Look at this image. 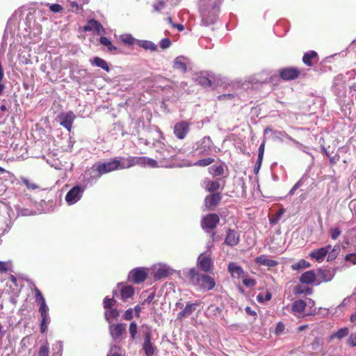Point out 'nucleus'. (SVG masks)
Here are the masks:
<instances>
[{
	"mask_svg": "<svg viewBox=\"0 0 356 356\" xmlns=\"http://www.w3.org/2000/svg\"><path fill=\"white\" fill-rule=\"evenodd\" d=\"M222 0H200L202 23L204 26L213 24L217 20L218 8Z\"/></svg>",
	"mask_w": 356,
	"mask_h": 356,
	"instance_id": "nucleus-1",
	"label": "nucleus"
},
{
	"mask_svg": "<svg viewBox=\"0 0 356 356\" xmlns=\"http://www.w3.org/2000/svg\"><path fill=\"white\" fill-rule=\"evenodd\" d=\"M124 163L121 162L117 158H113L108 161L97 163L92 167L95 178H99L104 174L109 173L118 169H124Z\"/></svg>",
	"mask_w": 356,
	"mask_h": 356,
	"instance_id": "nucleus-2",
	"label": "nucleus"
},
{
	"mask_svg": "<svg viewBox=\"0 0 356 356\" xmlns=\"http://www.w3.org/2000/svg\"><path fill=\"white\" fill-rule=\"evenodd\" d=\"M188 276L191 282L202 291H210L216 286V282L213 277L205 274H200L194 268L189 270Z\"/></svg>",
	"mask_w": 356,
	"mask_h": 356,
	"instance_id": "nucleus-3",
	"label": "nucleus"
},
{
	"mask_svg": "<svg viewBox=\"0 0 356 356\" xmlns=\"http://www.w3.org/2000/svg\"><path fill=\"white\" fill-rule=\"evenodd\" d=\"M148 276L147 269L138 267L131 270L129 274V280L134 284H140L145 281Z\"/></svg>",
	"mask_w": 356,
	"mask_h": 356,
	"instance_id": "nucleus-4",
	"label": "nucleus"
},
{
	"mask_svg": "<svg viewBox=\"0 0 356 356\" xmlns=\"http://www.w3.org/2000/svg\"><path fill=\"white\" fill-rule=\"evenodd\" d=\"M76 118L74 113L70 111L65 113H61L58 115V120L59 124L65 127L68 131H70L72 128V124Z\"/></svg>",
	"mask_w": 356,
	"mask_h": 356,
	"instance_id": "nucleus-5",
	"label": "nucleus"
},
{
	"mask_svg": "<svg viewBox=\"0 0 356 356\" xmlns=\"http://www.w3.org/2000/svg\"><path fill=\"white\" fill-rule=\"evenodd\" d=\"M84 188L81 186H75L71 188L65 195V200L68 204H74L82 197Z\"/></svg>",
	"mask_w": 356,
	"mask_h": 356,
	"instance_id": "nucleus-6",
	"label": "nucleus"
},
{
	"mask_svg": "<svg viewBox=\"0 0 356 356\" xmlns=\"http://www.w3.org/2000/svg\"><path fill=\"white\" fill-rule=\"evenodd\" d=\"M220 218L217 214L211 213L205 217H204L202 220V227L203 229H214L217 224L219 222Z\"/></svg>",
	"mask_w": 356,
	"mask_h": 356,
	"instance_id": "nucleus-7",
	"label": "nucleus"
},
{
	"mask_svg": "<svg viewBox=\"0 0 356 356\" xmlns=\"http://www.w3.org/2000/svg\"><path fill=\"white\" fill-rule=\"evenodd\" d=\"M197 264L200 268L206 272H210L213 266V261L209 255L201 254L197 259Z\"/></svg>",
	"mask_w": 356,
	"mask_h": 356,
	"instance_id": "nucleus-8",
	"label": "nucleus"
},
{
	"mask_svg": "<svg viewBox=\"0 0 356 356\" xmlns=\"http://www.w3.org/2000/svg\"><path fill=\"white\" fill-rule=\"evenodd\" d=\"M330 249L331 245H328L325 247L314 250L309 253V257L310 258L315 259L318 263H321L324 260Z\"/></svg>",
	"mask_w": 356,
	"mask_h": 356,
	"instance_id": "nucleus-9",
	"label": "nucleus"
},
{
	"mask_svg": "<svg viewBox=\"0 0 356 356\" xmlns=\"http://www.w3.org/2000/svg\"><path fill=\"white\" fill-rule=\"evenodd\" d=\"M83 31H95L99 35H104L106 33L105 29L102 24L94 19L88 21L87 24L83 27Z\"/></svg>",
	"mask_w": 356,
	"mask_h": 356,
	"instance_id": "nucleus-10",
	"label": "nucleus"
},
{
	"mask_svg": "<svg viewBox=\"0 0 356 356\" xmlns=\"http://www.w3.org/2000/svg\"><path fill=\"white\" fill-rule=\"evenodd\" d=\"M300 71L295 67H286L280 70V76L286 81L293 80L298 78L300 75Z\"/></svg>",
	"mask_w": 356,
	"mask_h": 356,
	"instance_id": "nucleus-11",
	"label": "nucleus"
},
{
	"mask_svg": "<svg viewBox=\"0 0 356 356\" xmlns=\"http://www.w3.org/2000/svg\"><path fill=\"white\" fill-rule=\"evenodd\" d=\"M227 270L233 278H241L245 275L243 268L236 262L229 263Z\"/></svg>",
	"mask_w": 356,
	"mask_h": 356,
	"instance_id": "nucleus-12",
	"label": "nucleus"
},
{
	"mask_svg": "<svg viewBox=\"0 0 356 356\" xmlns=\"http://www.w3.org/2000/svg\"><path fill=\"white\" fill-rule=\"evenodd\" d=\"M110 333L114 339H120L126 333V325L123 323L112 324L109 327Z\"/></svg>",
	"mask_w": 356,
	"mask_h": 356,
	"instance_id": "nucleus-13",
	"label": "nucleus"
},
{
	"mask_svg": "<svg viewBox=\"0 0 356 356\" xmlns=\"http://www.w3.org/2000/svg\"><path fill=\"white\" fill-rule=\"evenodd\" d=\"M318 276L321 280L317 282L319 284L321 282H327L332 280L334 276V272L333 270L330 268H318Z\"/></svg>",
	"mask_w": 356,
	"mask_h": 356,
	"instance_id": "nucleus-14",
	"label": "nucleus"
},
{
	"mask_svg": "<svg viewBox=\"0 0 356 356\" xmlns=\"http://www.w3.org/2000/svg\"><path fill=\"white\" fill-rule=\"evenodd\" d=\"M220 200L221 195L218 193L207 196L204 199L205 207L209 209H213L219 203Z\"/></svg>",
	"mask_w": 356,
	"mask_h": 356,
	"instance_id": "nucleus-15",
	"label": "nucleus"
},
{
	"mask_svg": "<svg viewBox=\"0 0 356 356\" xmlns=\"http://www.w3.org/2000/svg\"><path fill=\"white\" fill-rule=\"evenodd\" d=\"M166 153L164 155L163 161H160L161 165L166 168L176 167L178 163L176 155H170L168 151H166Z\"/></svg>",
	"mask_w": 356,
	"mask_h": 356,
	"instance_id": "nucleus-16",
	"label": "nucleus"
},
{
	"mask_svg": "<svg viewBox=\"0 0 356 356\" xmlns=\"http://www.w3.org/2000/svg\"><path fill=\"white\" fill-rule=\"evenodd\" d=\"M239 242V235L237 232L229 229L225 243L229 246L236 245Z\"/></svg>",
	"mask_w": 356,
	"mask_h": 356,
	"instance_id": "nucleus-17",
	"label": "nucleus"
},
{
	"mask_svg": "<svg viewBox=\"0 0 356 356\" xmlns=\"http://www.w3.org/2000/svg\"><path fill=\"white\" fill-rule=\"evenodd\" d=\"M316 280V275L314 270H308L302 273L299 281L302 284H310L314 283Z\"/></svg>",
	"mask_w": 356,
	"mask_h": 356,
	"instance_id": "nucleus-18",
	"label": "nucleus"
},
{
	"mask_svg": "<svg viewBox=\"0 0 356 356\" xmlns=\"http://www.w3.org/2000/svg\"><path fill=\"white\" fill-rule=\"evenodd\" d=\"M143 348L146 356H152L154 353V347L151 342V335L149 333H147L145 335Z\"/></svg>",
	"mask_w": 356,
	"mask_h": 356,
	"instance_id": "nucleus-19",
	"label": "nucleus"
},
{
	"mask_svg": "<svg viewBox=\"0 0 356 356\" xmlns=\"http://www.w3.org/2000/svg\"><path fill=\"white\" fill-rule=\"evenodd\" d=\"M307 303L302 300H298L293 302L291 307V311L295 315L301 314L305 309Z\"/></svg>",
	"mask_w": 356,
	"mask_h": 356,
	"instance_id": "nucleus-20",
	"label": "nucleus"
},
{
	"mask_svg": "<svg viewBox=\"0 0 356 356\" xmlns=\"http://www.w3.org/2000/svg\"><path fill=\"white\" fill-rule=\"evenodd\" d=\"M255 262L268 267H274L277 264L276 261L268 259L266 255H260L257 257L255 259Z\"/></svg>",
	"mask_w": 356,
	"mask_h": 356,
	"instance_id": "nucleus-21",
	"label": "nucleus"
},
{
	"mask_svg": "<svg viewBox=\"0 0 356 356\" xmlns=\"http://www.w3.org/2000/svg\"><path fill=\"white\" fill-rule=\"evenodd\" d=\"M225 165L223 163L212 165L209 168V173L214 177L222 176L224 174Z\"/></svg>",
	"mask_w": 356,
	"mask_h": 356,
	"instance_id": "nucleus-22",
	"label": "nucleus"
},
{
	"mask_svg": "<svg viewBox=\"0 0 356 356\" xmlns=\"http://www.w3.org/2000/svg\"><path fill=\"white\" fill-rule=\"evenodd\" d=\"M179 70H181L182 72H186L188 70L192 69V63L190 60L184 56H179Z\"/></svg>",
	"mask_w": 356,
	"mask_h": 356,
	"instance_id": "nucleus-23",
	"label": "nucleus"
},
{
	"mask_svg": "<svg viewBox=\"0 0 356 356\" xmlns=\"http://www.w3.org/2000/svg\"><path fill=\"white\" fill-rule=\"evenodd\" d=\"M134 294V289L131 286H126L122 288L120 296L124 301L133 296Z\"/></svg>",
	"mask_w": 356,
	"mask_h": 356,
	"instance_id": "nucleus-24",
	"label": "nucleus"
},
{
	"mask_svg": "<svg viewBox=\"0 0 356 356\" xmlns=\"http://www.w3.org/2000/svg\"><path fill=\"white\" fill-rule=\"evenodd\" d=\"M92 65L99 67L106 72H109V67L104 59L99 57H95L92 60H90Z\"/></svg>",
	"mask_w": 356,
	"mask_h": 356,
	"instance_id": "nucleus-25",
	"label": "nucleus"
},
{
	"mask_svg": "<svg viewBox=\"0 0 356 356\" xmlns=\"http://www.w3.org/2000/svg\"><path fill=\"white\" fill-rule=\"evenodd\" d=\"M105 318L108 322L116 319L120 316V311L115 308L107 309L104 312Z\"/></svg>",
	"mask_w": 356,
	"mask_h": 356,
	"instance_id": "nucleus-26",
	"label": "nucleus"
},
{
	"mask_svg": "<svg viewBox=\"0 0 356 356\" xmlns=\"http://www.w3.org/2000/svg\"><path fill=\"white\" fill-rule=\"evenodd\" d=\"M204 185L205 188L210 192L215 191L220 188V184L217 181L206 179L204 181Z\"/></svg>",
	"mask_w": 356,
	"mask_h": 356,
	"instance_id": "nucleus-27",
	"label": "nucleus"
},
{
	"mask_svg": "<svg viewBox=\"0 0 356 356\" xmlns=\"http://www.w3.org/2000/svg\"><path fill=\"white\" fill-rule=\"evenodd\" d=\"M139 159H143L139 161V165H149L152 168L158 167L157 161L155 159H149L146 156H139Z\"/></svg>",
	"mask_w": 356,
	"mask_h": 356,
	"instance_id": "nucleus-28",
	"label": "nucleus"
},
{
	"mask_svg": "<svg viewBox=\"0 0 356 356\" xmlns=\"http://www.w3.org/2000/svg\"><path fill=\"white\" fill-rule=\"evenodd\" d=\"M99 42L101 44L107 47V49L110 52H113L117 51V47L114 46L111 41L106 37L102 36L99 38Z\"/></svg>",
	"mask_w": 356,
	"mask_h": 356,
	"instance_id": "nucleus-29",
	"label": "nucleus"
},
{
	"mask_svg": "<svg viewBox=\"0 0 356 356\" xmlns=\"http://www.w3.org/2000/svg\"><path fill=\"white\" fill-rule=\"evenodd\" d=\"M348 332H349V330L348 327H342V328L339 329L338 331H337L336 332L333 333L330 336V339H341L344 338L345 337H346L348 334Z\"/></svg>",
	"mask_w": 356,
	"mask_h": 356,
	"instance_id": "nucleus-30",
	"label": "nucleus"
},
{
	"mask_svg": "<svg viewBox=\"0 0 356 356\" xmlns=\"http://www.w3.org/2000/svg\"><path fill=\"white\" fill-rule=\"evenodd\" d=\"M141 159H139V156H130L127 158L125 161H123L124 163V168H128L133 167L134 165H139V161H141Z\"/></svg>",
	"mask_w": 356,
	"mask_h": 356,
	"instance_id": "nucleus-31",
	"label": "nucleus"
},
{
	"mask_svg": "<svg viewBox=\"0 0 356 356\" xmlns=\"http://www.w3.org/2000/svg\"><path fill=\"white\" fill-rule=\"evenodd\" d=\"M139 46L146 50L154 51L157 50V46L151 41L142 40L139 41Z\"/></svg>",
	"mask_w": 356,
	"mask_h": 356,
	"instance_id": "nucleus-32",
	"label": "nucleus"
},
{
	"mask_svg": "<svg viewBox=\"0 0 356 356\" xmlns=\"http://www.w3.org/2000/svg\"><path fill=\"white\" fill-rule=\"evenodd\" d=\"M313 292V290L312 288L308 286H304L302 285H298L296 286L294 289L295 294H306V295H311Z\"/></svg>",
	"mask_w": 356,
	"mask_h": 356,
	"instance_id": "nucleus-33",
	"label": "nucleus"
},
{
	"mask_svg": "<svg viewBox=\"0 0 356 356\" xmlns=\"http://www.w3.org/2000/svg\"><path fill=\"white\" fill-rule=\"evenodd\" d=\"M169 274V270L166 268L160 267L154 273V277L155 280H160L166 277Z\"/></svg>",
	"mask_w": 356,
	"mask_h": 356,
	"instance_id": "nucleus-34",
	"label": "nucleus"
},
{
	"mask_svg": "<svg viewBox=\"0 0 356 356\" xmlns=\"http://www.w3.org/2000/svg\"><path fill=\"white\" fill-rule=\"evenodd\" d=\"M196 306L197 305L193 303L187 304L184 309L179 313V315L183 317L188 316L195 310Z\"/></svg>",
	"mask_w": 356,
	"mask_h": 356,
	"instance_id": "nucleus-35",
	"label": "nucleus"
},
{
	"mask_svg": "<svg viewBox=\"0 0 356 356\" xmlns=\"http://www.w3.org/2000/svg\"><path fill=\"white\" fill-rule=\"evenodd\" d=\"M311 266V264L305 259H300L297 263L291 266L293 270H298L302 268H306Z\"/></svg>",
	"mask_w": 356,
	"mask_h": 356,
	"instance_id": "nucleus-36",
	"label": "nucleus"
},
{
	"mask_svg": "<svg viewBox=\"0 0 356 356\" xmlns=\"http://www.w3.org/2000/svg\"><path fill=\"white\" fill-rule=\"evenodd\" d=\"M189 131V124L188 122H179V139H183Z\"/></svg>",
	"mask_w": 356,
	"mask_h": 356,
	"instance_id": "nucleus-37",
	"label": "nucleus"
},
{
	"mask_svg": "<svg viewBox=\"0 0 356 356\" xmlns=\"http://www.w3.org/2000/svg\"><path fill=\"white\" fill-rule=\"evenodd\" d=\"M340 252L339 245H334L327 253V261H332L337 258Z\"/></svg>",
	"mask_w": 356,
	"mask_h": 356,
	"instance_id": "nucleus-38",
	"label": "nucleus"
},
{
	"mask_svg": "<svg viewBox=\"0 0 356 356\" xmlns=\"http://www.w3.org/2000/svg\"><path fill=\"white\" fill-rule=\"evenodd\" d=\"M120 39L122 43L127 45H132L136 41V39L130 34L122 35Z\"/></svg>",
	"mask_w": 356,
	"mask_h": 356,
	"instance_id": "nucleus-39",
	"label": "nucleus"
},
{
	"mask_svg": "<svg viewBox=\"0 0 356 356\" xmlns=\"http://www.w3.org/2000/svg\"><path fill=\"white\" fill-rule=\"evenodd\" d=\"M316 56L317 54L315 51H311L309 53L305 54L302 58V61L307 66H312V63L311 60Z\"/></svg>",
	"mask_w": 356,
	"mask_h": 356,
	"instance_id": "nucleus-40",
	"label": "nucleus"
},
{
	"mask_svg": "<svg viewBox=\"0 0 356 356\" xmlns=\"http://www.w3.org/2000/svg\"><path fill=\"white\" fill-rule=\"evenodd\" d=\"M197 82L198 84L204 86V87H209L211 86V79L205 76H200L197 79Z\"/></svg>",
	"mask_w": 356,
	"mask_h": 356,
	"instance_id": "nucleus-41",
	"label": "nucleus"
},
{
	"mask_svg": "<svg viewBox=\"0 0 356 356\" xmlns=\"http://www.w3.org/2000/svg\"><path fill=\"white\" fill-rule=\"evenodd\" d=\"M116 302L117 301L113 298H110L106 297L103 301L104 308L106 309L113 308V306L115 305Z\"/></svg>",
	"mask_w": 356,
	"mask_h": 356,
	"instance_id": "nucleus-42",
	"label": "nucleus"
},
{
	"mask_svg": "<svg viewBox=\"0 0 356 356\" xmlns=\"http://www.w3.org/2000/svg\"><path fill=\"white\" fill-rule=\"evenodd\" d=\"M33 291L35 292V302L37 303H38L39 305L42 302H45L44 298L43 295L42 294L41 291L39 290V289L37 288L36 286H35Z\"/></svg>",
	"mask_w": 356,
	"mask_h": 356,
	"instance_id": "nucleus-43",
	"label": "nucleus"
},
{
	"mask_svg": "<svg viewBox=\"0 0 356 356\" xmlns=\"http://www.w3.org/2000/svg\"><path fill=\"white\" fill-rule=\"evenodd\" d=\"M138 331V325L135 322H132L129 325V332L131 335V338L134 340L136 337V334Z\"/></svg>",
	"mask_w": 356,
	"mask_h": 356,
	"instance_id": "nucleus-44",
	"label": "nucleus"
},
{
	"mask_svg": "<svg viewBox=\"0 0 356 356\" xmlns=\"http://www.w3.org/2000/svg\"><path fill=\"white\" fill-rule=\"evenodd\" d=\"M213 161H214L213 159L206 158V159H203L197 161V162H195V165H199V166H207V165H210L211 163H212L213 162Z\"/></svg>",
	"mask_w": 356,
	"mask_h": 356,
	"instance_id": "nucleus-45",
	"label": "nucleus"
},
{
	"mask_svg": "<svg viewBox=\"0 0 356 356\" xmlns=\"http://www.w3.org/2000/svg\"><path fill=\"white\" fill-rule=\"evenodd\" d=\"M49 348L47 343L40 348L38 356H49Z\"/></svg>",
	"mask_w": 356,
	"mask_h": 356,
	"instance_id": "nucleus-46",
	"label": "nucleus"
},
{
	"mask_svg": "<svg viewBox=\"0 0 356 356\" xmlns=\"http://www.w3.org/2000/svg\"><path fill=\"white\" fill-rule=\"evenodd\" d=\"M211 140L209 137H204L202 139V144L204 145V149L202 152H207L211 150Z\"/></svg>",
	"mask_w": 356,
	"mask_h": 356,
	"instance_id": "nucleus-47",
	"label": "nucleus"
},
{
	"mask_svg": "<svg viewBox=\"0 0 356 356\" xmlns=\"http://www.w3.org/2000/svg\"><path fill=\"white\" fill-rule=\"evenodd\" d=\"M330 236L333 240H336L341 234V231L337 227H332L330 229Z\"/></svg>",
	"mask_w": 356,
	"mask_h": 356,
	"instance_id": "nucleus-48",
	"label": "nucleus"
},
{
	"mask_svg": "<svg viewBox=\"0 0 356 356\" xmlns=\"http://www.w3.org/2000/svg\"><path fill=\"white\" fill-rule=\"evenodd\" d=\"M243 278V284L247 286V287H252L256 285V281L251 278L245 277L244 275V277Z\"/></svg>",
	"mask_w": 356,
	"mask_h": 356,
	"instance_id": "nucleus-49",
	"label": "nucleus"
},
{
	"mask_svg": "<svg viewBox=\"0 0 356 356\" xmlns=\"http://www.w3.org/2000/svg\"><path fill=\"white\" fill-rule=\"evenodd\" d=\"M271 294L269 292H267L265 295V296L263 297V295L259 293L257 296V299L259 302H263L264 301H268L271 299Z\"/></svg>",
	"mask_w": 356,
	"mask_h": 356,
	"instance_id": "nucleus-50",
	"label": "nucleus"
},
{
	"mask_svg": "<svg viewBox=\"0 0 356 356\" xmlns=\"http://www.w3.org/2000/svg\"><path fill=\"white\" fill-rule=\"evenodd\" d=\"M159 44L161 49H165L170 46L171 41L168 38H163L161 40Z\"/></svg>",
	"mask_w": 356,
	"mask_h": 356,
	"instance_id": "nucleus-51",
	"label": "nucleus"
},
{
	"mask_svg": "<svg viewBox=\"0 0 356 356\" xmlns=\"http://www.w3.org/2000/svg\"><path fill=\"white\" fill-rule=\"evenodd\" d=\"M124 320L129 321L133 318V309L129 308L127 309L123 315Z\"/></svg>",
	"mask_w": 356,
	"mask_h": 356,
	"instance_id": "nucleus-52",
	"label": "nucleus"
},
{
	"mask_svg": "<svg viewBox=\"0 0 356 356\" xmlns=\"http://www.w3.org/2000/svg\"><path fill=\"white\" fill-rule=\"evenodd\" d=\"M50 10L54 13H59L63 10V7L60 4L54 3L51 5Z\"/></svg>",
	"mask_w": 356,
	"mask_h": 356,
	"instance_id": "nucleus-53",
	"label": "nucleus"
},
{
	"mask_svg": "<svg viewBox=\"0 0 356 356\" xmlns=\"http://www.w3.org/2000/svg\"><path fill=\"white\" fill-rule=\"evenodd\" d=\"M279 134L281 136L285 137L286 138L289 139V140H291L294 144H296L297 145H301L298 141L293 139L290 136L286 134L284 131L279 132Z\"/></svg>",
	"mask_w": 356,
	"mask_h": 356,
	"instance_id": "nucleus-54",
	"label": "nucleus"
},
{
	"mask_svg": "<svg viewBox=\"0 0 356 356\" xmlns=\"http://www.w3.org/2000/svg\"><path fill=\"white\" fill-rule=\"evenodd\" d=\"M348 343L352 346H356V333H353L350 335L348 339Z\"/></svg>",
	"mask_w": 356,
	"mask_h": 356,
	"instance_id": "nucleus-55",
	"label": "nucleus"
},
{
	"mask_svg": "<svg viewBox=\"0 0 356 356\" xmlns=\"http://www.w3.org/2000/svg\"><path fill=\"white\" fill-rule=\"evenodd\" d=\"M346 260L350 261L353 264H356V254H349L346 255Z\"/></svg>",
	"mask_w": 356,
	"mask_h": 356,
	"instance_id": "nucleus-56",
	"label": "nucleus"
},
{
	"mask_svg": "<svg viewBox=\"0 0 356 356\" xmlns=\"http://www.w3.org/2000/svg\"><path fill=\"white\" fill-rule=\"evenodd\" d=\"M70 6L72 12H77L79 10V6L76 1H71L70 3Z\"/></svg>",
	"mask_w": 356,
	"mask_h": 356,
	"instance_id": "nucleus-57",
	"label": "nucleus"
},
{
	"mask_svg": "<svg viewBox=\"0 0 356 356\" xmlns=\"http://www.w3.org/2000/svg\"><path fill=\"white\" fill-rule=\"evenodd\" d=\"M22 181L23 183L26 185V186L28 188H30V189H35L38 188V186L34 184H31L29 180H27L26 179H22Z\"/></svg>",
	"mask_w": 356,
	"mask_h": 356,
	"instance_id": "nucleus-58",
	"label": "nucleus"
},
{
	"mask_svg": "<svg viewBox=\"0 0 356 356\" xmlns=\"http://www.w3.org/2000/svg\"><path fill=\"white\" fill-rule=\"evenodd\" d=\"M234 97L232 94H224L222 95H219L218 97L219 100H227V99H232Z\"/></svg>",
	"mask_w": 356,
	"mask_h": 356,
	"instance_id": "nucleus-59",
	"label": "nucleus"
},
{
	"mask_svg": "<svg viewBox=\"0 0 356 356\" xmlns=\"http://www.w3.org/2000/svg\"><path fill=\"white\" fill-rule=\"evenodd\" d=\"M264 148H265V141L264 140L259 147L258 156H259V159H261V156H264Z\"/></svg>",
	"mask_w": 356,
	"mask_h": 356,
	"instance_id": "nucleus-60",
	"label": "nucleus"
},
{
	"mask_svg": "<svg viewBox=\"0 0 356 356\" xmlns=\"http://www.w3.org/2000/svg\"><path fill=\"white\" fill-rule=\"evenodd\" d=\"M47 321H44V320L41 321L40 331L42 333L45 332V331L47 329Z\"/></svg>",
	"mask_w": 356,
	"mask_h": 356,
	"instance_id": "nucleus-61",
	"label": "nucleus"
},
{
	"mask_svg": "<svg viewBox=\"0 0 356 356\" xmlns=\"http://www.w3.org/2000/svg\"><path fill=\"white\" fill-rule=\"evenodd\" d=\"M49 308L46 304V302L40 304L39 312H48Z\"/></svg>",
	"mask_w": 356,
	"mask_h": 356,
	"instance_id": "nucleus-62",
	"label": "nucleus"
},
{
	"mask_svg": "<svg viewBox=\"0 0 356 356\" xmlns=\"http://www.w3.org/2000/svg\"><path fill=\"white\" fill-rule=\"evenodd\" d=\"M300 186V181H298L289 191V195H292L294 194L296 189Z\"/></svg>",
	"mask_w": 356,
	"mask_h": 356,
	"instance_id": "nucleus-63",
	"label": "nucleus"
},
{
	"mask_svg": "<svg viewBox=\"0 0 356 356\" xmlns=\"http://www.w3.org/2000/svg\"><path fill=\"white\" fill-rule=\"evenodd\" d=\"M284 324L279 323L276 327V333L277 334L281 333L284 330Z\"/></svg>",
	"mask_w": 356,
	"mask_h": 356,
	"instance_id": "nucleus-64",
	"label": "nucleus"
}]
</instances>
